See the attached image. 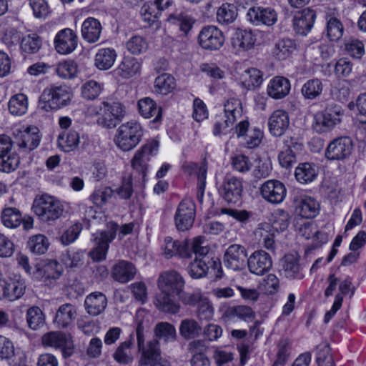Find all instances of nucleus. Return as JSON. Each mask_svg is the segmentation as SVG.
<instances>
[{
    "label": "nucleus",
    "mask_w": 366,
    "mask_h": 366,
    "mask_svg": "<svg viewBox=\"0 0 366 366\" xmlns=\"http://www.w3.org/2000/svg\"><path fill=\"white\" fill-rule=\"evenodd\" d=\"M56 74L61 78L71 79L77 73V66L73 61L59 62L56 69Z\"/></svg>",
    "instance_id": "0e129e2a"
},
{
    "label": "nucleus",
    "mask_w": 366,
    "mask_h": 366,
    "mask_svg": "<svg viewBox=\"0 0 366 366\" xmlns=\"http://www.w3.org/2000/svg\"><path fill=\"white\" fill-rule=\"evenodd\" d=\"M0 282V300L14 301L21 297L25 292V282L20 277L1 280Z\"/></svg>",
    "instance_id": "a211bd4d"
},
{
    "label": "nucleus",
    "mask_w": 366,
    "mask_h": 366,
    "mask_svg": "<svg viewBox=\"0 0 366 366\" xmlns=\"http://www.w3.org/2000/svg\"><path fill=\"white\" fill-rule=\"evenodd\" d=\"M118 228L117 223L111 222L107 224L105 230L92 234L94 245L89 252V257L93 261L100 262L106 259L109 243L115 239Z\"/></svg>",
    "instance_id": "20e7f679"
},
{
    "label": "nucleus",
    "mask_w": 366,
    "mask_h": 366,
    "mask_svg": "<svg viewBox=\"0 0 366 366\" xmlns=\"http://www.w3.org/2000/svg\"><path fill=\"white\" fill-rule=\"evenodd\" d=\"M318 174V169L316 165L312 163H302L298 165L295 169V177L301 183H307L312 182Z\"/></svg>",
    "instance_id": "a18cd8bd"
},
{
    "label": "nucleus",
    "mask_w": 366,
    "mask_h": 366,
    "mask_svg": "<svg viewBox=\"0 0 366 366\" xmlns=\"http://www.w3.org/2000/svg\"><path fill=\"white\" fill-rule=\"evenodd\" d=\"M344 28L341 21L337 18L332 17L327 21V34L331 41H337L343 35Z\"/></svg>",
    "instance_id": "e2e57ef3"
},
{
    "label": "nucleus",
    "mask_w": 366,
    "mask_h": 366,
    "mask_svg": "<svg viewBox=\"0 0 366 366\" xmlns=\"http://www.w3.org/2000/svg\"><path fill=\"white\" fill-rule=\"evenodd\" d=\"M101 92V84L94 80L86 81L81 86V94L84 98L87 99H96L100 94Z\"/></svg>",
    "instance_id": "338daca9"
},
{
    "label": "nucleus",
    "mask_w": 366,
    "mask_h": 366,
    "mask_svg": "<svg viewBox=\"0 0 366 366\" xmlns=\"http://www.w3.org/2000/svg\"><path fill=\"white\" fill-rule=\"evenodd\" d=\"M158 148V141L152 139L142 146L134 153L131 160V165L132 169L142 176V179H144L147 174L149 162L152 157L157 154Z\"/></svg>",
    "instance_id": "0eeeda50"
},
{
    "label": "nucleus",
    "mask_w": 366,
    "mask_h": 366,
    "mask_svg": "<svg viewBox=\"0 0 366 366\" xmlns=\"http://www.w3.org/2000/svg\"><path fill=\"white\" fill-rule=\"evenodd\" d=\"M256 39L251 31L239 30L232 39V46L238 51H246L252 49Z\"/></svg>",
    "instance_id": "37998d69"
},
{
    "label": "nucleus",
    "mask_w": 366,
    "mask_h": 366,
    "mask_svg": "<svg viewBox=\"0 0 366 366\" xmlns=\"http://www.w3.org/2000/svg\"><path fill=\"white\" fill-rule=\"evenodd\" d=\"M295 212L303 218H314L319 213V203L309 196H300L295 199Z\"/></svg>",
    "instance_id": "393cba45"
},
{
    "label": "nucleus",
    "mask_w": 366,
    "mask_h": 366,
    "mask_svg": "<svg viewBox=\"0 0 366 366\" xmlns=\"http://www.w3.org/2000/svg\"><path fill=\"white\" fill-rule=\"evenodd\" d=\"M32 210L44 222L53 221L60 217L63 212L59 200L48 194L36 197L32 204Z\"/></svg>",
    "instance_id": "423d86ee"
},
{
    "label": "nucleus",
    "mask_w": 366,
    "mask_h": 366,
    "mask_svg": "<svg viewBox=\"0 0 366 366\" xmlns=\"http://www.w3.org/2000/svg\"><path fill=\"white\" fill-rule=\"evenodd\" d=\"M43 45L42 38L36 33L23 36L20 41V49L26 55L38 53Z\"/></svg>",
    "instance_id": "c9c22d12"
},
{
    "label": "nucleus",
    "mask_w": 366,
    "mask_h": 366,
    "mask_svg": "<svg viewBox=\"0 0 366 366\" xmlns=\"http://www.w3.org/2000/svg\"><path fill=\"white\" fill-rule=\"evenodd\" d=\"M352 142L347 137L332 140L325 149V157L330 161H342L352 154Z\"/></svg>",
    "instance_id": "f8f14e48"
},
{
    "label": "nucleus",
    "mask_w": 366,
    "mask_h": 366,
    "mask_svg": "<svg viewBox=\"0 0 366 366\" xmlns=\"http://www.w3.org/2000/svg\"><path fill=\"white\" fill-rule=\"evenodd\" d=\"M267 90L269 97L275 99H280L289 94L290 84L287 79L276 76L269 81Z\"/></svg>",
    "instance_id": "473e14b6"
},
{
    "label": "nucleus",
    "mask_w": 366,
    "mask_h": 366,
    "mask_svg": "<svg viewBox=\"0 0 366 366\" xmlns=\"http://www.w3.org/2000/svg\"><path fill=\"white\" fill-rule=\"evenodd\" d=\"M185 282L182 276L174 270L162 272L158 279V286L164 292L177 295L184 289Z\"/></svg>",
    "instance_id": "f3484780"
},
{
    "label": "nucleus",
    "mask_w": 366,
    "mask_h": 366,
    "mask_svg": "<svg viewBox=\"0 0 366 366\" xmlns=\"http://www.w3.org/2000/svg\"><path fill=\"white\" fill-rule=\"evenodd\" d=\"M246 260H247V249L240 244L229 245L224 254V266L234 271L242 269L245 266Z\"/></svg>",
    "instance_id": "2eb2a0df"
},
{
    "label": "nucleus",
    "mask_w": 366,
    "mask_h": 366,
    "mask_svg": "<svg viewBox=\"0 0 366 366\" xmlns=\"http://www.w3.org/2000/svg\"><path fill=\"white\" fill-rule=\"evenodd\" d=\"M290 219L287 212L282 209L276 210L273 214L272 225H270L272 231H285L289 226Z\"/></svg>",
    "instance_id": "052dcab7"
},
{
    "label": "nucleus",
    "mask_w": 366,
    "mask_h": 366,
    "mask_svg": "<svg viewBox=\"0 0 366 366\" xmlns=\"http://www.w3.org/2000/svg\"><path fill=\"white\" fill-rule=\"evenodd\" d=\"M143 129L136 121L122 124L117 130L114 138L116 145L122 151L127 152L134 149L141 141Z\"/></svg>",
    "instance_id": "7ed1b4c3"
},
{
    "label": "nucleus",
    "mask_w": 366,
    "mask_h": 366,
    "mask_svg": "<svg viewBox=\"0 0 366 366\" xmlns=\"http://www.w3.org/2000/svg\"><path fill=\"white\" fill-rule=\"evenodd\" d=\"M63 271L62 266L56 260H49L33 271L34 277L46 282L47 280L58 279Z\"/></svg>",
    "instance_id": "cd10ccee"
},
{
    "label": "nucleus",
    "mask_w": 366,
    "mask_h": 366,
    "mask_svg": "<svg viewBox=\"0 0 366 366\" xmlns=\"http://www.w3.org/2000/svg\"><path fill=\"white\" fill-rule=\"evenodd\" d=\"M49 242L44 234H36L31 236L27 242V247L29 250L36 254H44L49 247Z\"/></svg>",
    "instance_id": "5fc2aeb1"
},
{
    "label": "nucleus",
    "mask_w": 366,
    "mask_h": 366,
    "mask_svg": "<svg viewBox=\"0 0 366 366\" xmlns=\"http://www.w3.org/2000/svg\"><path fill=\"white\" fill-rule=\"evenodd\" d=\"M232 165L234 170L245 173L252 169V162L247 156L237 154L232 158Z\"/></svg>",
    "instance_id": "774afa93"
},
{
    "label": "nucleus",
    "mask_w": 366,
    "mask_h": 366,
    "mask_svg": "<svg viewBox=\"0 0 366 366\" xmlns=\"http://www.w3.org/2000/svg\"><path fill=\"white\" fill-rule=\"evenodd\" d=\"M85 309L88 314L97 316L102 313L107 306V298L100 292L88 295L84 300Z\"/></svg>",
    "instance_id": "c756f323"
},
{
    "label": "nucleus",
    "mask_w": 366,
    "mask_h": 366,
    "mask_svg": "<svg viewBox=\"0 0 366 366\" xmlns=\"http://www.w3.org/2000/svg\"><path fill=\"white\" fill-rule=\"evenodd\" d=\"M42 345L60 349L64 357H70L74 352V345L71 337L61 332H49L44 334L41 338Z\"/></svg>",
    "instance_id": "9d476101"
},
{
    "label": "nucleus",
    "mask_w": 366,
    "mask_h": 366,
    "mask_svg": "<svg viewBox=\"0 0 366 366\" xmlns=\"http://www.w3.org/2000/svg\"><path fill=\"white\" fill-rule=\"evenodd\" d=\"M137 269L134 265L126 260H119L112 267V277L120 283H127L134 278Z\"/></svg>",
    "instance_id": "c85d7f7f"
},
{
    "label": "nucleus",
    "mask_w": 366,
    "mask_h": 366,
    "mask_svg": "<svg viewBox=\"0 0 366 366\" xmlns=\"http://www.w3.org/2000/svg\"><path fill=\"white\" fill-rule=\"evenodd\" d=\"M199 69L202 73L206 74L214 81L223 79L226 76L225 71L214 63L202 64L199 66Z\"/></svg>",
    "instance_id": "69168bd1"
},
{
    "label": "nucleus",
    "mask_w": 366,
    "mask_h": 366,
    "mask_svg": "<svg viewBox=\"0 0 366 366\" xmlns=\"http://www.w3.org/2000/svg\"><path fill=\"white\" fill-rule=\"evenodd\" d=\"M290 124V118L287 112L277 109L273 112L268 119L269 132L274 137L282 135Z\"/></svg>",
    "instance_id": "bb28decb"
},
{
    "label": "nucleus",
    "mask_w": 366,
    "mask_h": 366,
    "mask_svg": "<svg viewBox=\"0 0 366 366\" xmlns=\"http://www.w3.org/2000/svg\"><path fill=\"white\" fill-rule=\"evenodd\" d=\"M315 19V13L309 8L297 11L293 19L295 31L300 35H306L312 28Z\"/></svg>",
    "instance_id": "a878e982"
},
{
    "label": "nucleus",
    "mask_w": 366,
    "mask_h": 366,
    "mask_svg": "<svg viewBox=\"0 0 366 366\" xmlns=\"http://www.w3.org/2000/svg\"><path fill=\"white\" fill-rule=\"evenodd\" d=\"M224 117L234 123L242 114V106L240 99L237 98L227 99L224 104Z\"/></svg>",
    "instance_id": "864d4df0"
},
{
    "label": "nucleus",
    "mask_w": 366,
    "mask_h": 366,
    "mask_svg": "<svg viewBox=\"0 0 366 366\" xmlns=\"http://www.w3.org/2000/svg\"><path fill=\"white\" fill-rule=\"evenodd\" d=\"M197 41L204 50L217 51L224 43V36L217 26H205L199 31Z\"/></svg>",
    "instance_id": "1a4fd4ad"
},
{
    "label": "nucleus",
    "mask_w": 366,
    "mask_h": 366,
    "mask_svg": "<svg viewBox=\"0 0 366 366\" xmlns=\"http://www.w3.org/2000/svg\"><path fill=\"white\" fill-rule=\"evenodd\" d=\"M76 317L75 307L69 303L61 305L56 311L54 322L59 327L66 328L69 326Z\"/></svg>",
    "instance_id": "72a5a7b5"
},
{
    "label": "nucleus",
    "mask_w": 366,
    "mask_h": 366,
    "mask_svg": "<svg viewBox=\"0 0 366 366\" xmlns=\"http://www.w3.org/2000/svg\"><path fill=\"white\" fill-rule=\"evenodd\" d=\"M195 218V205L190 199L182 200L176 211L174 216L175 225L178 230L189 229Z\"/></svg>",
    "instance_id": "ddd939ff"
},
{
    "label": "nucleus",
    "mask_w": 366,
    "mask_h": 366,
    "mask_svg": "<svg viewBox=\"0 0 366 366\" xmlns=\"http://www.w3.org/2000/svg\"><path fill=\"white\" fill-rule=\"evenodd\" d=\"M295 49L296 46L292 40L282 39L275 44L272 53L278 59L285 60L289 58Z\"/></svg>",
    "instance_id": "de8ad7c7"
},
{
    "label": "nucleus",
    "mask_w": 366,
    "mask_h": 366,
    "mask_svg": "<svg viewBox=\"0 0 366 366\" xmlns=\"http://www.w3.org/2000/svg\"><path fill=\"white\" fill-rule=\"evenodd\" d=\"M0 157V171L6 173L14 172L19 167L20 159L15 153H9Z\"/></svg>",
    "instance_id": "680f3d73"
},
{
    "label": "nucleus",
    "mask_w": 366,
    "mask_h": 366,
    "mask_svg": "<svg viewBox=\"0 0 366 366\" xmlns=\"http://www.w3.org/2000/svg\"><path fill=\"white\" fill-rule=\"evenodd\" d=\"M116 58L117 53L114 49H100L95 55L94 65L100 70H107L113 66Z\"/></svg>",
    "instance_id": "a19ab883"
},
{
    "label": "nucleus",
    "mask_w": 366,
    "mask_h": 366,
    "mask_svg": "<svg viewBox=\"0 0 366 366\" xmlns=\"http://www.w3.org/2000/svg\"><path fill=\"white\" fill-rule=\"evenodd\" d=\"M141 64L133 57H125L115 70L117 75L129 79L140 71Z\"/></svg>",
    "instance_id": "58836bf2"
},
{
    "label": "nucleus",
    "mask_w": 366,
    "mask_h": 366,
    "mask_svg": "<svg viewBox=\"0 0 366 366\" xmlns=\"http://www.w3.org/2000/svg\"><path fill=\"white\" fill-rule=\"evenodd\" d=\"M302 144L295 138L285 137L283 140V147L279 153L278 160L284 168H290L297 162L296 153L301 150Z\"/></svg>",
    "instance_id": "aec40b11"
},
{
    "label": "nucleus",
    "mask_w": 366,
    "mask_h": 366,
    "mask_svg": "<svg viewBox=\"0 0 366 366\" xmlns=\"http://www.w3.org/2000/svg\"><path fill=\"white\" fill-rule=\"evenodd\" d=\"M247 263L249 271L259 276L264 274L272 267L270 254L262 249L254 252L247 258Z\"/></svg>",
    "instance_id": "6ab92c4d"
},
{
    "label": "nucleus",
    "mask_w": 366,
    "mask_h": 366,
    "mask_svg": "<svg viewBox=\"0 0 366 366\" xmlns=\"http://www.w3.org/2000/svg\"><path fill=\"white\" fill-rule=\"evenodd\" d=\"M58 146L64 152H73L80 143L79 134L74 130L63 132L58 137Z\"/></svg>",
    "instance_id": "ea45409f"
},
{
    "label": "nucleus",
    "mask_w": 366,
    "mask_h": 366,
    "mask_svg": "<svg viewBox=\"0 0 366 366\" xmlns=\"http://www.w3.org/2000/svg\"><path fill=\"white\" fill-rule=\"evenodd\" d=\"M242 84L247 89L259 86L262 81V73L256 68L246 69L241 75Z\"/></svg>",
    "instance_id": "09e8293b"
},
{
    "label": "nucleus",
    "mask_w": 366,
    "mask_h": 366,
    "mask_svg": "<svg viewBox=\"0 0 366 366\" xmlns=\"http://www.w3.org/2000/svg\"><path fill=\"white\" fill-rule=\"evenodd\" d=\"M126 46L131 54L138 55L147 50L148 43L142 36L134 35L127 41Z\"/></svg>",
    "instance_id": "bf43d9fd"
},
{
    "label": "nucleus",
    "mask_w": 366,
    "mask_h": 366,
    "mask_svg": "<svg viewBox=\"0 0 366 366\" xmlns=\"http://www.w3.org/2000/svg\"><path fill=\"white\" fill-rule=\"evenodd\" d=\"M138 109L139 114L146 119L154 117V122H157L162 117L161 109L158 108L156 102L149 97L139 99Z\"/></svg>",
    "instance_id": "79ce46f5"
},
{
    "label": "nucleus",
    "mask_w": 366,
    "mask_h": 366,
    "mask_svg": "<svg viewBox=\"0 0 366 366\" xmlns=\"http://www.w3.org/2000/svg\"><path fill=\"white\" fill-rule=\"evenodd\" d=\"M179 334L185 340L194 339L199 336L202 327L200 325L192 318H186L181 321Z\"/></svg>",
    "instance_id": "49530a36"
},
{
    "label": "nucleus",
    "mask_w": 366,
    "mask_h": 366,
    "mask_svg": "<svg viewBox=\"0 0 366 366\" xmlns=\"http://www.w3.org/2000/svg\"><path fill=\"white\" fill-rule=\"evenodd\" d=\"M102 26L100 21L93 17L86 19L81 25L82 38L88 43H95L100 39Z\"/></svg>",
    "instance_id": "7c9ffc66"
},
{
    "label": "nucleus",
    "mask_w": 366,
    "mask_h": 366,
    "mask_svg": "<svg viewBox=\"0 0 366 366\" xmlns=\"http://www.w3.org/2000/svg\"><path fill=\"white\" fill-rule=\"evenodd\" d=\"M185 249L188 252V257L194 253L196 257H207L209 248L204 237L198 236L191 239L184 240Z\"/></svg>",
    "instance_id": "4c0bfd02"
},
{
    "label": "nucleus",
    "mask_w": 366,
    "mask_h": 366,
    "mask_svg": "<svg viewBox=\"0 0 366 366\" xmlns=\"http://www.w3.org/2000/svg\"><path fill=\"white\" fill-rule=\"evenodd\" d=\"M220 267V262L209 257H195L188 267V272L192 278H201L206 275L209 269H215Z\"/></svg>",
    "instance_id": "4be33fe9"
},
{
    "label": "nucleus",
    "mask_w": 366,
    "mask_h": 366,
    "mask_svg": "<svg viewBox=\"0 0 366 366\" xmlns=\"http://www.w3.org/2000/svg\"><path fill=\"white\" fill-rule=\"evenodd\" d=\"M72 96V92L68 86L52 85L44 89L39 97L38 106L45 112L58 110L68 105Z\"/></svg>",
    "instance_id": "f03ea898"
},
{
    "label": "nucleus",
    "mask_w": 366,
    "mask_h": 366,
    "mask_svg": "<svg viewBox=\"0 0 366 366\" xmlns=\"http://www.w3.org/2000/svg\"><path fill=\"white\" fill-rule=\"evenodd\" d=\"M163 246V254L167 259H170L175 256L182 258L188 257V252L185 249L184 241H175L172 237H167L164 239Z\"/></svg>",
    "instance_id": "e433bc0d"
},
{
    "label": "nucleus",
    "mask_w": 366,
    "mask_h": 366,
    "mask_svg": "<svg viewBox=\"0 0 366 366\" xmlns=\"http://www.w3.org/2000/svg\"><path fill=\"white\" fill-rule=\"evenodd\" d=\"M249 20L256 25L264 24L272 26L277 20V14L272 8L252 7L247 14Z\"/></svg>",
    "instance_id": "5701e85b"
},
{
    "label": "nucleus",
    "mask_w": 366,
    "mask_h": 366,
    "mask_svg": "<svg viewBox=\"0 0 366 366\" xmlns=\"http://www.w3.org/2000/svg\"><path fill=\"white\" fill-rule=\"evenodd\" d=\"M175 86L174 79L168 74H163L157 76L154 81L155 90L161 94H167Z\"/></svg>",
    "instance_id": "13d9d810"
},
{
    "label": "nucleus",
    "mask_w": 366,
    "mask_h": 366,
    "mask_svg": "<svg viewBox=\"0 0 366 366\" xmlns=\"http://www.w3.org/2000/svg\"><path fill=\"white\" fill-rule=\"evenodd\" d=\"M1 221L8 228H16L22 223V215L18 209L6 207L1 212Z\"/></svg>",
    "instance_id": "8fccbe9b"
},
{
    "label": "nucleus",
    "mask_w": 366,
    "mask_h": 366,
    "mask_svg": "<svg viewBox=\"0 0 366 366\" xmlns=\"http://www.w3.org/2000/svg\"><path fill=\"white\" fill-rule=\"evenodd\" d=\"M78 38L76 33L66 28L59 31L54 39L56 51L61 54L71 53L77 46Z\"/></svg>",
    "instance_id": "412c9836"
},
{
    "label": "nucleus",
    "mask_w": 366,
    "mask_h": 366,
    "mask_svg": "<svg viewBox=\"0 0 366 366\" xmlns=\"http://www.w3.org/2000/svg\"><path fill=\"white\" fill-rule=\"evenodd\" d=\"M282 270L286 278L302 279L304 274L299 263V258L293 254H286L281 261Z\"/></svg>",
    "instance_id": "2f4dec72"
},
{
    "label": "nucleus",
    "mask_w": 366,
    "mask_h": 366,
    "mask_svg": "<svg viewBox=\"0 0 366 366\" xmlns=\"http://www.w3.org/2000/svg\"><path fill=\"white\" fill-rule=\"evenodd\" d=\"M171 4L170 0H154L145 3L141 8L143 20L148 23L156 21L162 12L169 8Z\"/></svg>",
    "instance_id": "b1692460"
},
{
    "label": "nucleus",
    "mask_w": 366,
    "mask_h": 366,
    "mask_svg": "<svg viewBox=\"0 0 366 366\" xmlns=\"http://www.w3.org/2000/svg\"><path fill=\"white\" fill-rule=\"evenodd\" d=\"M323 84L318 79L308 80L304 84L301 92L303 97L307 99H315L322 92Z\"/></svg>",
    "instance_id": "6e6d98bb"
},
{
    "label": "nucleus",
    "mask_w": 366,
    "mask_h": 366,
    "mask_svg": "<svg viewBox=\"0 0 366 366\" xmlns=\"http://www.w3.org/2000/svg\"><path fill=\"white\" fill-rule=\"evenodd\" d=\"M237 16V10L233 4H224L217 11V19L219 24L232 23Z\"/></svg>",
    "instance_id": "4d7b16f0"
},
{
    "label": "nucleus",
    "mask_w": 366,
    "mask_h": 366,
    "mask_svg": "<svg viewBox=\"0 0 366 366\" xmlns=\"http://www.w3.org/2000/svg\"><path fill=\"white\" fill-rule=\"evenodd\" d=\"M260 193L267 202L277 204L284 201L287 194V189L282 182L269 179L262 184Z\"/></svg>",
    "instance_id": "dca6fc26"
},
{
    "label": "nucleus",
    "mask_w": 366,
    "mask_h": 366,
    "mask_svg": "<svg viewBox=\"0 0 366 366\" xmlns=\"http://www.w3.org/2000/svg\"><path fill=\"white\" fill-rule=\"evenodd\" d=\"M134 345V337L131 334L128 340L120 343L113 354V358L118 363L122 365H129L134 360L132 353V348Z\"/></svg>",
    "instance_id": "f704fd0d"
},
{
    "label": "nucleus",
    "mask_w": 366,
    "mask_h": 366,
    "mask_svg": "<svg viewBox=\"0 0 366 366\" xmlns=\"http://www.w3.org/2000/svg\"><path fill=\"white\" fill-rule=\"evenodd\" d=\"M343 109L338 105L327 107L324 112L317 114L315 117L314 129L319 133L327 132L332 130L341 122L340 117Z\"/></svg>",
    "instance_id": "6e6552de"
},
{
    "label": "nucleus",
    "mask_w": 366,
    "mask_h": 366,
    "mask_svg": "<svg viewBox=\"0 0 366 366\" xmlns=\"http://www.w3.org/2000/svg\"><path fill=\"white\" fill-rule=\"evenodd\" d=\"M93 112L98 116L97 123L106 128H114L124 116V106L119 102L109 103L103 102L99 106L93 109Z\"/></svg>",
    "instance_id": "39448f33"
},
{
    "label": "nucleus",
    "mask_w": 366,
    "mask_h": 366,
    "mask_svg": "<svg viewBox=\"0 0 366 366\" xmlns=\"http://www.w3.org/2000/svg\"><path fill=\"white\" fill-rule=\"evenodd\" d=\"M136 335L141 354L139 366H169V362L161 357L159 342L167 344L177 340V331L173 325L167 322L157 323L154 328V338L145 343L144 327L139 322L136 327Z\"/></svg>",
    "instance_id": "f257e3e1"
},
{
    "label": "nucleus",
    "mask_w": 366,
    "mask_h": 366,
    "mask_svg": "<svg viewBox=\"0 0 366 366\" xmlns=\"http://www.w3.org/2000/svg\"><path fill=\"white\" fill-rule=\"evenodd\" d=\"M172 294L161 291V293L157 295L154 305L158 310L170 314H176L179 311L180 305L172 299Z\"/></svg>",
    "instance_id": "c03bdc74"
},
{
    "label": "nucleus",
    "mask_w": 366,
    "mask_h": 366,
    "mask_svg": "<svg viewBox=\"0 0 366 366\" xmlns=\"http://www.w3.org/2000/svg\"><path fill=\"white\" fill-rule=\"evenodd\" d=\"M26 319L28 327L33 330L42 327L45 324V316L37 306H32L27 310Z\"/></svg>",
    "instance_id": "3c124183"
},
{
    "label": "nucleus",
    "mask_w": 366,
    "mask_h": 366,
    "mask_svg": "<svg viewBox=\"0 0 366 366\" xmlns=\"http://www.w3.org/2000/svg\"><path fill=\"white\" fill-rule=\"evenodd\" d=\"M242 192V181L233 176H226L219 188L220 196L231 204H236L241 200Z\"/></svg>",
    "instance_id": "4468645a"
},
{
    "label": "nucleus",
    "mask_w": 366,
    "mask_h": 366,
    "mask_svg": "<svg viewBox=\"0 0 366 366\" xmlns=\"http://www.w3.org/2000/svg\"><path fill=\"white\" fill-rule=\"evenodd\" d=\"M10 113L16 116H21L27 112L28 99L24 94H17L11 97L9 102Z\"/></svg>",
    "instance_id": "603ef678"
},
{
    "label": "nucleus",
    "mask_w": 366,
    "mask_h": 366,
    "mask_svg": "<svg viewBox=\"0 0 366 366\" xmlns=\"http://www.w3.org/2000/svg\"><path fill=\"white\" fill-rule=\"evenodd\" d=\"M41 141L39 129L34 126H29L24 130H19L15 134L14 144L23 152H29L36 149Z\"/></svg>",
    "instance_id": "9b49d317"
}]
</instances>
